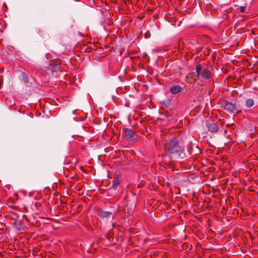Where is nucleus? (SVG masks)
<instances>
[{"mask_svg":"<svg viewBox=\"0 0 258 258\" xmlns=\"http://www.w3.org/2000/svg\"><path fill=\"white\" fill-rule=\"evenodd\" d=\"M164 146L167 148L168 153L170 155L178 154L183 151V147L179 145L176 139L166 140Z\"/></svg>","mask_w":258,"mask_h":258,"instance_id":"1","label":"nucleus"},{"mask_svg":"<svg viewBox=\"0 0 258 258\" xmlns=\"http://www.w3.org/2000/svg\"><path fill=\"white\" fill-rule=\"evenodd\" d=\"M196 73L199 77L200 74L202 77L205 79H209L211 77L210 71L206 69L202 70L201 64H197L196 66Z\"/></svg>","mask_w":258,"mask_h":258,"instance_id":"2","label":"nucleus"},{"mask_svg":"<svg viewBox=\"0 0 258 258\" xmlns=\"http://www.w3.org/2000/svg\"><path fill=\"white\" fill-rule=\"evenodd\" d=\"M124 138L127 141H133L137 139V135L131 129H126L124 131Z\"/></svg>","mask_w":258,"mask_h":258,"instance_id":"3","label":"nucleus"},{"mask_svg":"<svg viewBox=\"0 0 258 258\" xmlns=\"http://www.w3.org/2000/svg\"><path fill=\"white\" fill-rule=\"evenodd\" d=\"M224 108L225 110L230 113H233L237 110L236 105L228 101L225 102Z\"/></svg>","mask_w":258,"mask_h":258,"instance_id":"4","label":"nucleus"},{"mask_svg":"<svg viewBox=\"0 0 258 258\" xmlns=\"http://www.w3.org/2000/svg\"><path fill=\"white\" fill-rule=\"evenodd\" d=\"M183 90V88L180 85H175L170 88V92L172 94H176L180 93Z\"/></svg>","mask_w":258,"mask_h":258,"instance_id":"5","label":"nucleus"},{"mask_svg":"<svg viewBox=\"0 0 258 258\" xmlns=\"http://www.w3.org/2000/svg\"><path fill=\"white\" fill-rule=\"evenodd\" d=\"M207 127L208 131L211 132H217L218 131V126L214 122L208 123Z\"/></svg>","mask_w":258,"mask_h":258,"instance_id":"6","label":"nucleus"},{"mask_svg":"<svg viewBox=\"0 0 258 258\" xmlns=\"http://www.w3.org/2000/svg\"><path fill=\"white\" fill-rule=\"evenodd\" d=\"M97 214L101 217L107 218L112 215V213L99 209L97 211Z\"/></svg>","mask_w":258,"mask_h":258,"instance_id":"7","label":"nucleus"},{"mask_svg":"<svg viewBox=\"0 0 258 258\" xmlns=\"http://www.w3.org/2000/svg\"><path fill=\"white\" fill-rule=\"evenodd\" d=\"M119 183H120L119 179L118 177H116L114 180L113 184L112 185V188L114 189H116L117 188L118 185L119 184Z\"/></svg>","mask_w":258,"mask_h":258,"instance_id":"8","label":"nucleus"},{"mask_svg":"<svg viewBox=\"0 0 258 258\" xmlns=\"http://www.w3.org/2000/svg\"><path fill=\"white\" fill-rule=\"evenodd\" d=\"M254 104V101L252 99H248L246 101V105L247 107H251Z\"/></svg>","mask_w":258,"mask_h":258,"instance_id":"9","label":"nucleus"},{"mask_svg":"<svg viewBox=\"0 0 258 258\" xmlns=\"http://www.w3.org/2000/svg\"><path fill=\"white\" fill-rule=\"evenodd\" d=\"M246 10V7L244 6H241L240 7V11L241 13H244Z\"/></svg>","mask_w":258,"mask_h":258,"instance_id":"10","label":"nucleus"},{"mask_svg":"<svg viewBox=\"0 0 258 258\" xmlns=\"http://www.w3.org/2000/svg\"><path fill=\"white\" fill-rule=\"evenodd\" d=\"M59 70V67H58V66H55V67H54V68L53 69V71H56Z\"/></svg>","mask_w":258,"mask_h":258,"instance_id":"11","label":"nucleus"},{"mask_svg":"<svg viewBox=\"0 0 258 258\" xmlns=\"http://www.w3.org/2000/svg\"><path fill=\"white\" fill-rule=\"evenodd\" d=\"M37 203H35V205L37 206Z\"/></svg>","mask_w":258,"mask_h":258,"instance_id":"12","label":"nucleus"}]
</instances>
